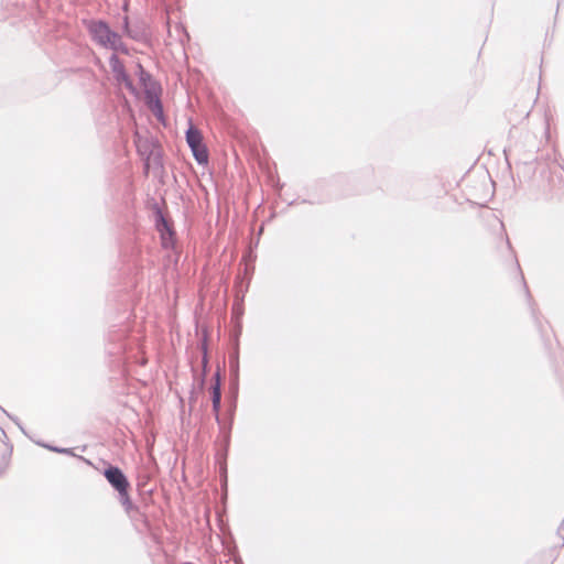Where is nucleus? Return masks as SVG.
Returning <instances> with one entry per match:
<instances>
[{"instance_id": "nucleus-1", "label": "nucleus", "mask_w": 564, "mask_h": 564, "mask_svg": "<svg viewBox=\"0 0 564 564\" xmlns=\"http://www.w3.org/2000/svg\"><path fill=\"white\" fill-rule=\"evenodd\" d=\"M93 40L100 46L128 54L129 50L122 42L121 36L112 31L110 26L104 21H91L88 26Z\"/></svg>"}, {"instance_id": "nucleus-3", "label": "nucleus", "mask_w": 564, "mask_h": 564, "mask_svg": "<svg viewBox=\"0 0 564 564\" xmlns=\"http://www.w3.org/2000/svg\"><path fill=\"white\" fill-rule=\"evenodd\" d=\"M134 142L138 153L143 159L144 175H149L150 169L152 166H162L161 155L155 149V145L151 139L140 137L138 133H135Z\"/></svg>"}, {"instance_id": "nucleus-8", "label": "nucleus", "mask_w": 564, "mask_h": 564, "mask_svg": "<svg viewBox=\"0 0 564 564\" xmlns=\"http://www.w3.org/2000/svg\"><path fill=\"white\" fill-rule=\"evenodd\" d=\"M155 227L160 235L173 230L160 209L155 213Z\"/></svg>"}, {"instance_id": "nucleus-6", "label": "nucleus", "mask_w": 564, "mask_h": 564, "mask_svg": "<svg viewBox=\"0 0 564 564\" xmlns=\"http://www.w3.org/2000/svg\"><path fill=\"white\" fill-rule=\"evenodd\" d=\"M220 379L219 373H215V383L212 386V402H213V411L215 412L216 419L218 420L219 410H220Z\"/></svg>"}, {"instance_id": "nucleus-11", "label": "nucleus", "mask_w": 564, "mask_h": 564, "mask_svg": "<svg viewBox=\"0 0 564 564\" xmlns=\"http://www.w3.org/2000/svg\"><path fill=\"white\" fill-rule=\"evenodd\" d=\"M152 110L158 117H161L163 113L161 101L156 96H155L154 106L152 107Z\"/></svg>"}, {"instance_id": "nucleus-7", "label": "nucleus", "mask_w": 564, "mask_h": 564, "mask_svg": "<svg viewBox=\"0 0 564 564\" xmlns=\"http://www.w3.org/2000/svg\"><path fill=\"white\" fill-rule=\"evenodd\" d=\"M138 69H139V79L145 90V94H147V97L148 99L150 100V102L152 101V93H151V89L149 87V83H151V75L144 70V68L142 67L141 64L138 65Z\"/></svg>"}, {"instance_id": "nucleus-10", "label": "nucleus", "mask_w": 564, "mask_h": 564, "mask_svg": "<svg viewBox=\"0 0 564 564\" xmlns=\"http://www.w3.org/2000/svg\"><path fill=\"white\" fill-rule=\"evenodd\" d=\"M123 28H124V31L133 40H141L142 39V35L138 32V31H134L132 29L129 28V20H128V17H124V20H123Z\"/></svg>"}, {"instance_id": "nucleus-4", "label": "nucleus", "mask_w": 564, "mask_h": 564, "mask_svg": "<svg viewBox=\"0 0 564 564\" xmlns=\"http://www.w3.org/2000/svg\"><path fill=\"white\" fill-rule=\"evenodd\" d=\"M186 142L193 152V155L198 164L208 163V150L203 142L202 132L195 127L191 126L186 131Z\"/></svg>"}, {"instance_id": "nucleus-12", "label": "nucleus", "mask_w": 564, "mask_h": 564, "mask_svg": "<svg viewBox=\"0 0 564 564\" xmlns=\"http://www.w3.org/2000/svg\"><path fill=\"white\" fill-rule=\"evenodd\" d=\"M54 451L62 452V453H66L67 452V449H58V448H54Z\"/></svg>"}, {"instance_id": "nucleus-2", "label": "nucleus", "mask_w": 564, "mask_h": 564, "mask_svg": "<svg viewBox=\"0 0 564 564\" xmlns=\"http://www.w3.org/2000/svg\"><path fill=\"white\" fill-rule=\"evenodd\" d=\"M104 475L108 482L118 491L119 501L126 511H130L133 508V503L128 494L129 482L122 470L110 466L105 470Z\"/></svg>"}, {"instance_id": "nucleus-9", "label": "nucleus", "mask_w": 564, "mask_h": 564, "mask_svg": "<svg viewBox=\"0 0 564 564\" xmlns=\"http://www.w3.org/2000/svg\"><path fill=\"white\" fill-rule=\"evenodd\" d=\"M161 236V243L164 249H171L174 246V231L170 230L167 232H163Z\"/></svg>"}, {"instance_id": "nucleus-5", "label": "nucleus", "mask_w": 564, "mask_h": 564, "mask_svg": "<svg viewBox=\"0 0 564 564\" xmlns=\"http://www.w3.org/2000/svg\"><path fill=\"white\" fill-rule=\"evenodd\" d=\"M118 52H115L110 57H109V66H110V69L113 74V77L119 83V84H123L128 89L130 90H134L133 88V85H132V82L131 79L129 78L127 72H126V68H124V65L123 63L120 61V58L118 57L117 55Z\"/></svg>"}]
</instances>
